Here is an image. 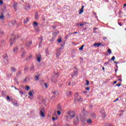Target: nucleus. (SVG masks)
<instances>
[{
    "label": "nucleus",
    "instance_id": "473e14b6",
    "mask_svg": "<svg viewBox=\"0 0 126 126\" xmlns=\"http://www.w3.org/2000/svg\"><path fill=\"white\" fill-rule=\"evenodd\" d=\"M85 24H86V23L84 22L83 23L80 24V27L83 26V25H85Z\"/></svg>",
    "mask_w": 126,
    "mask_h": 126
},
{
    "label": "nucleus",
    "instance_id": "a211bd4d",
    "mask_svg": "<svg viewBox=\"0 0 126 126\" xmlns=\"http://www.w3.org/2000/svg\"><path fill=\"white\" fill-rule=\"evenodd\" d=\"M18 50V48L17 47H15L13 50L14 53H17V51Z\"/></svg>",
    "mask_w": 126,
    "mask_h": 126
},
{
    "label": "nucleus",
    "instance_id": "f03ea898",
    "mask_svg": "<svg viewBox=\"0 0 126 126\" xmlns=\"http://www.w3.org/2000/svg\"><path fill=\"white\" fill-rule=\"evenodd\" d=\"M45 111V109L42 108V110H40L39 111V114L40 116L42 118H45V114L44 113V112Z\"/></svg>",
    "mask_w": 126,
    "mask_h": 126
},
{
    "label": "nucleus",
    "instance_id": "f704fd0d",
    "mask_svg": "<svg viewBox=\"0 0 126 126\" xmlns=\"http://www.w3.org/2000/svg\"><path fill=\"white\" fill-rule=\"evenodd\" d=\"M115 60H116V57H115V56H113L111 58V61H115Z\"/></svg>",
    "mask_w": 126,
    "mask_h": 126
},
{
    "label": "nucleus",
    "instance_id": "49530a36",
    "mask_svg": "<svg viewBox=\"0 0 126 126\" xmlns=\"http://www.w3.org/2000/svg\"><path fill=\"white\" fill-rule=\"evenodd\" d=\"M7 99L9 100H10V97H9V96H7Z\"/></svg>",
    "mask_w": 126,
    "mask_h": 126
},
{
    "label": "nucleus",
    "instance_id": "774afa93",
    "mask_svg": "<svg viewBox=\"0 0 126 126\" xmlns=\"http://www.w3.org/2000/svg\"><path fill=\"white\" fill-rule=\"evenodd\" d=\"M124 6H126V3L124 4Z\"/></svg>",
    "mask_w": 126,
    "mask_h": 126
},
{
    "label": "nucleus",
    "instance_id": "f3484780",
    "mask_svg": "<svg viewBox=\"0 0 126 126\" xmlns=\"http://www.w3.org/2000/svg\"><path fill=\"white\" fill-rule=\"evenodd\" d=\"M43 41V38H40V42L39 43V47H41L42 46V41Z\"/></svg>",
    "mask_w": 126,
    "mask_h": 126
},
{
    "label": "nucleus",
    "instance_id": "e433bc0d",
    "mask_svg": "<svg viewBox=\"0 0 126 126\" xmlns=\"http://www.w3.org/2000/svg\"><path fill=\"white\" fill-rule=\"evenodd\" d=\"M86 81L87 82L86 85L88 86V85H89V81L86 80Z\"/></svg>",
    "mask_w": 126,
    "mask_h": 126
},
{
    "label": "nucleus",
    "instance_id": "aec40b11",
    "mask_svg": "<svg viewBox=\"0 0 126 126\" xmlns=\"http://www.w3.org/2000/svg\"><path fill=\"white\" fill-rule=\"evenodd\" d=\"M87 123H88V124H91V123H92V121H91V119H88L87 120Z\"/></svg>",
    "mask_w": 126,
    "mask_h": 126
},
{
    "label": "nucleus",
    "instance_id": "864d4df0",
    "mask_svg": "<svg viewBox=\"0 0 126 126\" xmlns=\"http://www.w3.org/2000/svg\"><path fill=\"white\" fill-rule=\"evenodd\" d=\"M52 120H53V121H56V118L53 117V118H52Z\"/></svg>",
    "mask_w": 126,
    "mask_h": 126
},
{
    "label": "nucleus",
    "instance_id": "37998d69",
    "mask_svg": "<svg viewBox=\"0 0 126 126\" xmlns=\"http://www.w3.org/2000/svg\"><path fill=\"white\" fill-rule=\"evenodd\" d=\"M75 97H78V93H76L75 94Z\"/></svg>",
    "mask_w": 126,
    "mask_h": 126
},
{
    "label": "nucleus",
    "instance_id": "4d7b16f0",
    "mask_svg": "<svg viewBox=\"0 0 126 126\" xmlns=\"http://www.w3.org/2000/svg\"><path fill=\"white\" fill-rule=\"evenodd\" d=\"M97 28H94V30H97Z\"/></svg>",
    "mask_w": 126,
    "mask_h": 126
},
{
    "label": "nucleus",
    "instance_id": "ea45409f",
    "mask_svg": "<svg viewBox=\"0 0 126 126\" xmlns=\"http://www.w3.org/2000/svg\"><path fill=\"white\" fill-rule=\"evenodd\" d=\"M45 53L47 55H49V51H48V50H45Z\"/></svg>",
    "mask_w": 126,
    "mask_h": 126
},
{
    "label": "nucleus",
    "instance_id": "79ce46f5",
    "mask_svg": "<svg viewBox=\"0 0 126 126\" xmlns=\"http://www.w3.org/2000/svg\"><path fill=\"white\" fill-rule=\"evenodd\" d=\"M21 74V71H18L17 73V75H20Z\"/></svg>",
    "mask_w": 126,
    "mask_h": 126
},
{
    "label": "nucleus",
    "instance_id": "b1692460",
    "mask_svg": "<svg viewBox=\"0 0 126 126\" xmlns=\"http://www.w3.org/2000/svg\"><path fill=\"white\" fill-rule=\"evenodd\" d=\"M33 26H38V23H37L36 22H33Z\"/></svg>",
    "mask_w": 126,
    "mask_h": 126
},
{
    "label": "nucleus",
    "instance_id": "9b49d317",
    "mask_svg": "<svg viewBox=\"0 0 126 126\" xmlns=\"http://www.w3.org/2000/svg\"><path fill=\"white\" fill-rule=\"evenodd\" d=\"M11 71L12 72H15V71H16V68L14 67H11Z\"/></svg>",
    "mask_w": 126,
    "mask_h": 126
},
{
    "label": "nucleus",
    "instance_id": "412c9836",
    "mask_svg": "<svg viewBox=\"0 0 126 126\" xmlns=\"http://www.w3.org/2000/svg\"><path fill=\"white\" fill-rule=\"evenodd\" d=\"M26 90H27V91H29V90H30V87H29V86H27Z\"/></svg>",
    "mask_w": 126,
    "mask_h": 126
},
{
    "label": "nucleus",
    "instance_id": "4468645a",
    "mask_svg": "<svg viewBox=\"0 0 126 126\" xmlns=\"http://www.w3.org/2000/svg\"><path fill=\"white\" fill-rule=\"evenodd\" d=\"M34 15L35 19H39V15L38 14V13H36Z\"/></svg>",
    "mask_w": 126,
    "mask_h": 126
},
{
    "label": "nucleus",
    "instance_id": "5701e85b",
    "mask_svg": "<svg viewBox=\"0 0 126 126\" xmlns=\"http://www.w3.org/2000/svg\"><path fill=\"white\" fill-rule=\"evenodd\" d=\"M16 5H17V3H15L14 5H13V7L15 9V10H16L17 9L16 8Z\"/></svg>",
    "mask_w": 126,
    "mask_h": 126
},
{
    "label": "nucleus",
    "instance_id": "7c9ffc66",
    "mask_svg": "<svg viewBox=\"0 0 126 126\" xmlns=\"http://www.w3.org/2000/svg\"><path fill=\"white\" fill-rule=\"evenodd\" d=\"M28 21H29V18H27V20H24V23H27V22H28Z\"/></svg>",
    "mask_w": 126,
    "mask_h": 126
},
{
    "label": "nucleus",
    "instance_id": "6e6d98bb",
    "mask_svg": "<svg viewBox=\"0 0 126 126\" xmlns=\"http://www.w3.org/2000/svg\"><path fill=\"white\" fill-rule=\"evenodd\" d=\"M70 84H71V83H70V82H69L68 84L69 86H70Z\"/></svg>",
    "mask_w": 126,
    "mask_h": 126
},
{
    "label": "nucleus",
    "instance_id": "72a5a7b5",
    "mask_svg": "<svg viewBox=\"0 0 126 126\" xmlns=\"http://www.w3.org/2000/svg\"><path fill=\"white\" fill-rule=\"evenodd\" d=\"M35 80H36L37 81H38V80H39V76H35Z\"/></svg>",
    "mask_w": 126,
    "mask_h": 126
},
{
    "label": "nucleus",
    "instance_id": "bf43d9fd",
    "mask_svg": "<svg viewBox=\"0 0 126 126\" xmlns=\"http://www.w3.org/2000/svg\"><path fill=\"white\" fill-rule=\"evenodd\" d=\"M119 100V98H117L115 100H114V102H116V101H118Z\"/></svg>",
    "mask_w": 126,
    "mask_h": 126
},
{
    "label": "nucleus",
    "instance_id": "0e129e2a",
    "mask_svg": "<svg viewBox=\"0 0 126 126\" xmlns=\"http://www.w3.org/2000/svg\"><path fill=\"white\" fill-rule=\"evenodd\" d=\"M114 63H118L117 62H116V61H115V62H114Z\"/></svg>",
    "mask_w": 126,
    "mask_h": 126
},
{
    "label": "nucleus",
    "instance_id": "8fccbe9b",
    "mask_svg": "<svg viewBox=\"0 0 126 126\" xmlns=\"http://www.w3.org/2000/svg\"><path fill=\"white\" fill-rule=\"evenodd\" d=\"M85 89H86V90H88V91H89V90H90L89 88H87V87L85 88Z\"/></svg>",
    "mask_w": 126,
    "mask_h": 126
},
{
    "label": "nucleus",
    "instance_id": "0eeeda50",
    "mask_svg": "<svg viewBox=\"0 0 126 126\" xmlns=\"http://www.w3.org/2000/svg\"><path fill=\"white\" fill-rule=\"evenodd\" d=\"M83 8H84V5L82 6V8L80 10V12H79V14H82V13H83Z\"/></svg>",
    "mask_w": 126,
    "mask_h": 126
},
{
    "label": "nucleus",
    "instance_id": "58836bf2",
    "mask_svg": "<svg viewBox=\"0 0 126 126\" xmlns=\"http://www.w3.org/2000/svg\"><path fill=\"white\" fill-rule=\"evenodd\" d=\"M44 86L46 88H48V85L47 84V83H44Z\"/></svg>",
    "mask_w": 126,
    "mask_h": 126
},
{
    "label": "nucleus",
    "instance_id": "c9c22d12",
    "mask_svg": "<svg viewBox=\"0 0 126 126\" xmlns=\"http://www.w3.org/2000/svg\"><path fill=\"white\" fill-rule=\"evenodd\" d=\"M108 53H109L110 54H112V50H111V49H108Z\"/></svg>",
    "mask_w": 126,
    "mask_h": 126
},
{
    "label": "nucleus",
    "instance_id": "6e6552de",
    "mask_svg": "<svg viewBox=\"0 0 126 126\" xmlns=\"http://www.w3.org/2000/svg\"><path fill=\"white\" fill-rule=\"evenodd\" d=\"M71 94H72V92H71V91H70V92H67V93L66 94V95L68 97H70V96L71 95Z\"/></svg>",
    "mask_w": 126,
    "mask_h": 126
},
{
    "label": "nucleus",
    "instance_id": "a18cd8bd",
    "mask_svg": "<svg viewBox=\"0 0 126 126\" xmlns=\"http://www.w3.org/2000/svg\"><path fill=\"white\" fill-rule=\"evenodd\" d=\"M19 93H20V94H23H23H24V93H23V92H22V91H19Z\"/></svg>",
    "mask_w": 126,
    "mask_h": 126
},
{
    "label": "nucleus",
    "instance_id": "c03bdc74",
    "mask_svg": "<svg viewBox=\"0 0 126 126\" xmlns=\"http://www.w3.org/2000/svg\"><path fill=\"white\" fill-rule=\"evenodd\" d=\"M118 24L120 26H123V24H122L121 23L118 22Z\"/></svg>",
    "mask_w": 126,
    "mask_h": 126
},
{
    "label": "nucleus",
    "instance_id": "338daca9",
    "mask_svg": "<svg viewBox=\"0 0 126 126\" xmlns=\"http://www.w3.org/2000/svg\"><path fill=\"white\" fill-rule=\"evenodd\" d=\"M115 72H117V71H118V69H115Z\"/></svg>",
    "mask_w": 126,
    "mask_h": 126
},
{
    "label": "nucleus",
    "instance_id": "2eb2a0df",
    "mask_svg": "<svg viewBox=\"0 0 126 126\" xmlns=\"http://www.w3.org/2000/svg\"><path fill=\"white\" fill-rule=\"evenodd\" d=\"M102 118H106V114H105V112H104V110H102Z\"/></svg>",
    "mask_w": 126,
    "mask_h": 126
},
{
    "label": "nucleus",
    "instance_id": "cd10ccee",
    "mask_svg": "<svg viewBox=\"0 0 126 126\" xmlns=\"http://www.w3.org/2000/svg\"><path fill=\"white\" fill-rule=\"evenodd\" d=\"M3 35V32L0 30V36H2Z\"/></svg>",
    "mask_w": 126,
    "mask_h": 126
},
{
    "label": "nucleus",
    "instance_id": "a878e982",
    "mask_svg": "<svg viewBox=\"0 0 126 126\" xmlns=\"http://www.w3.org/2000/svg\"><path fill=\"white\" fill-rule=\"evenodd\" d=\"M61 112H62V111H57V114L58 116H61V115H62V113H61Z\"/></svg>",
    "mask_w": 126,
    "mask_h": 126
},
{
    "label": "nucleus",
    "instance_id": "680f3d73",
    "mask_svg": "<svg viewBox=\"0 0 126 126\" xmlns=\"http://www.w3.org/2000/svg\"><path fill=\"white\" fill-rule=\"evenodd\" d=\"M108 64L109 63H110V61H108L107 62H106Z\"/></svg>",
    "mask_w": 126,
    "mask_h": 126
},
{
    "label": "nucleus",
    "instance_id": "f8f14e48",
    "mask_svg": "<svg viewBox=\"0 0 126 126\" xmlns=\"http://www.w3.org/2000/svg\"><path fill=\"white\" fill-rule=\"evenodd\" d=\"M57 110L58 111H63V109H62V107L61 106V105H58L57 107Z\"/></svg>",
    "mask_w": 126,
    "mask_h": 126
},
{
    "label": "nucleus",
    "instance_id": "e2e57ef3",
    "mask_svg": "<svg viewBox=\"0 0 126 126\" xmlns=\"http://www.w3.org/2000/svg\"><path fill=\"white\" fill-rule=\"evenodd\" d=\"M102 70H105V67H102Z\"/></svg>",
    "mask_w": 126,
    "mask_h": 126
},
{
    "label": "nucleus",
    "instance_id": "3c124183",
    "mask_svg": "<svg viewBox=\"0 0 126 126\" xmlns=\"http://www.w3.org/2000/svg\"><path fill=\"white\" fill-rule=\"evenodd\" d=\"M117 82H118V81H115L113 82V84H116V83H117Z\"/></svg>",
    "mask_w": 126,
    "mask_h": 126
},
{
    "label": "nucleus",
    "instance_id": "6ab92c4d",
    "mask_svg": "<svg viewBox=\"0 0 126 126\" xmlns=\"http://www.w3.org/2000/svg\"><path fill=\"white\" fill-rule=\"evenodd\" d=\"M31 70H35V66H34L33 65H32V66H31Z\"/></svg>",
    "mask_w": 126,
    "mask_h": 126
},
{
    "label": "nucleus",
    "instance_id": "393cba45",
    "mask_svg": "<svg viewBox=\"0 0 126 126\" xmlns=\"http://www.w3.org/2000/svg\"><path fill=\"white\" fill-rule=\"evenodd\" d=\"M100 45H101V43L97 44V43H95L94 44V46H97V47H99Z\"/></svg>",
    "mask_w": 126,
    "mask_h": 126
},
{
    "label": "nucleus",
    "instance_id": "052dcab7",
    "mask_svg": "<svg viewBox=\"0 0 126 126\" xmlns=\"http://www.w3.org/2000/svg\"><path fill=\"white\" fill-rule=\"evenodd\" d=\"M75 121H78V118L77 117L76 118Z\"/></svg>",
    "mask_w": 126,
    "mask_h": 126
},
{
    "label": "nucleus",
    "instance_id": "69168bd1",
    "mask_svg": "<svg viewBox=\"0 0 126 126\" xmlns=\"http://www.w3.org/2000/svg\"><path fill=\"white\" fill-rule=\"evenodd\" d=\"M73 34H77V32H75L73 33Z\"/></svg>",
    "mask_w": 126,
    "mask_h": 126
},
{
    "label": "nucleus",
    "instance_id": "1a4fd4ad",
    "mask_svg": "<svg viewBox=\"0 0 126 126\" xmlns=\"http://www.w3.org/2000/svg\"><path fill=\"white\" fill-rule=\"evenodd\" d=\"M73 74H71V77L73 78L74 76H76V75H77V71L73 72Z\"/></svg>",
    "mask_w": 126,
    "mask_h": 126
},
{
    "label": "nucleus",
    "instance_id": "423d86ee",
    "mask_svg": "<svg viewBox=\"0 0 126 126\" xmlns=\"http://www.w3.org/2000/svg\"><path fill=\"white\" fill-rule=\"evenodd\" d=\"M33 93H34V91L32 90L30 92H29L28 94L30 97H33Z\"/></svg>",
    "mask_w": 126,
    "mask_h": 126
},
{
    "label": "nucleus",
    "instance_id": "603ef678",
    "mask_svg": "<svg viewBox=\"0 0 126 126\" xmlns=\"http://www.w3.org/2000/svg\"><path fill=\"white\" fill-rule=\"evenodd\" d=\"M104 65H107L108 64V63L106 62V63H104Z\"/></svg>",
    "mask_w": 126,
    "mask_h": 126
},
{
    "label": "nucleus",
    "instance_id": "ddd939ff",
    "mask_svg": "<svg viewBox=\"0 0 126 126\" xmlns=\"http://www.w3.org/2000/svg\"><path fill=\"white\" fill-rule=\"evenodd\" d=\"M13 104L14 106H18V103H17V101H16V100H14V101L13 102Z\"/></svg>",
    "mask_w": 126,
    "mask_h": 126
},
{
    "label": "nucleus",
    "instance_id": "de8ad7c7",
    "mask_svg": "<svg viewBox=\"0 0 126 126\" xmlns=\"http://www.w3.org/2000/svg\"><path fill=\"white\" fill-rule=\"evenodd\" d=\"M81 100H82V98H80L79 99H78V102L81 101Z\"/></svg>",
    "mask_w": 126,
    "mask_h": 126
},
{
    "label": "nucleus",
    "instance_id": "5fc2aeb1",
    "mask_svg": "<svg viewBox=\"0 0 126 126\" xmlns=\"http://www.w3.org/2000/svg\"><path fill=\"white\" fill-rule=\"evenodd\" d=\"M12 87H14L15 90H18V89H17V88L14 87V86H13Z\"/></svg>",
    "mask_w": 126,
    "mask_h": 126
},
{
    "label": "nucleus",
    "instance_id": "f257e3e1",
    "mask_svg": "<svg viewBox=\"0 0 126 126\" xmlns=\"http://www.w3.org/2000/svg\"><path fill=\"white\" fill-rule=\"evenodd\" d=\"M68 116H66V121H67V119L69 118L70 120H72L74 117H75V114L73 112H69L68 113Z\"/></svg>",
    "mask_w": 126,
    "mask_h": 126
},
{
    "label": "nucleus",
    "instance_id": "20e7f679",
    "mask_svg": "<svg viewBox=\"0 0 126 126\" xmlns=\"http://www.w3.org/2000/svg\"><path fill=\"white\" fill-rule=\"evenodd\" d=\"M4 62L5 64H8V57H7V56L6 55L4 57Z\"/></svg>",
    "mask_w": 126,
    "mask_h": 126
},
{
    "label": "nucleus",
    "instance_id": "4be33fe9",
    "mask_svg": "<svg viewBox=\"0 0 126 126\" xmlns=\"http://www.w3.org/2000/svg\"><path fill=\"white\" fill-rule=\"evenodd\" d=\"M25 9L26 10H30V6L25 7Z\"/></svg>",
    "mask_w": 126,
    "mask_h": 126
},
{
    "label": "nucleus",
    "instance_id": "c85d7f7f",
    "mask_svg": "<svg viewBox=\"0 0 126 126\" xmlns=\"http://www.w3.org/2000/svg\"><path fill=\"white\" fill-rule=\"evenodd\" d=\"M4 19V16L2 14L0 16V19Z\"/></svg>",
    "mask_w": 126,
    "mask_h": 126
},
{
    "label": "nucleus",
    "instance_id": "dca6fc26",
    "mask_svg": "<svg viewBox=\"0 0 126 126\" xmlns=\"http://www.w3.org/2000/svg\"><path fill=\"white\" fill-rule=\"evenodd\" d=\"M25 55H26V52H23L21 54V57H22V58H24Z\"/></svg>",
    "mask_w": 126,
    "mask_h": 126
},
{
    "label": "nucleus",
    "instance_id": "4c0bfd02",
    "mask_svg": "<svg viewBox=\"0 0 126 126\" xmlns=\"http://www.w3.org/2000/svg\"><path fill=\"white\" fill-rule=\"evenodd\" d=\"M55 76L56 77H59V73H55Z\"/></svg>",
    "mask_w": 126,
    "mask_h": 126
},
{
    "label": "nucleus",
    "instance_id": "9d476101",
    "mask_svg": "<svg viewBox=\"0 0 126 126\" xmlns=\"http://www.w3.org/2000/svg\"><path fill=\"white\" fill-rule=\"evenodd\" d=\"M41 57L40 55L37 57V60L38 63H41Z\"/></svg>",
    "mask_w": 126,
    "mask_h": 126
},
{
    "label": "nucleus",
    "instance_id": "2f4dec72",
    "mask_svg": "<svg viewBox=\"0 0 126 126\" xmlns=\"http://www.w3.org/2000/svg\"><path fill=\"white\" fill-rule=\"evenodd\" d=\"M83 47H84V45H82V47L79 48V51H82L83 50Z\"/></svg>",
    "mask_w": 126,
    "mask_h": 126
},
{
    "label": "nucleus",
    "instance_id": "c756f323",
    "mask_svg": "<svg viewBox=\"0 0 126 126\" xmlns=\"http://www.w3.org/2000/svg\"><path fill=\"white\" fill-rule=\"evenodd\" d=\"M62 41H63V39H62V38H59V39L58 40V43H62Z\"/></svg>",
    "mask_w": 126,
    "mask_h": 126
},
{
    "label": "nucleus",
    "instance_id": "13d9d810",
    "mask_svg": "<svg viewBox=\"0 0 126 126\" xmlns=\"http://www.w3.org/2000/svg\"><path fill=\"white\" fill-rule=\"evenodd\" d=\"M119 81H122V80L121 78L119 79Z\"/></svg>",
    "mask_w": 126,
    "mask_h": 126
},
{
    "label": "nucleus",
    "instance_id": "39448f33",
    "mask_svg": "<svg viewBox=\"0 0 126 126\" xmlns=\"http://www.w3.org/2000/svg\"><path fill=\"white\" fill-rule=\"evenodd\" d=\"M32 44V41H28L26 43V47H28V48H29V47H30V46H31V45Z\"/></svg>",
    "mask_w": 126,
    "mask_h": 126
},
{
    "label": "nucleus",
    "instance_id": "7ed1b4c3",
    "mask_svg": "<svg viewBox=\"0 0 126 126\" xmlns=\"http://www.w3.org/2000/svg\"><path fill=\"white\" fill-rule=\"evenodd\" d=\"M52 99H54V98H56V97L59 95V93L57 91H55L52 92Z\"/></svg>",
    "mask_w": 126,
    "mask_h": 126
},
{
    "label": "nucleus",
    "instance_id": "bb28decb",
    "mask_svg": "<svg viewBox=\"0 0 126 126\" xmlns=\"http://www.w3.org/2000/svg\"><path fill=\"white\" fill-rule=\"evenodd\" d=\"M63 49H64V48L63 47V46L62 45V48H58V51H60L61 50H63Z\"/></svg>",
    "mask_w": 126,
    "mask_h": 126
},
{
    "label": "nucleus",
    "instance_id": "09e8293b",
    "mask_svg": "<svg viewBox=\"0 0 126 126\" xmlns=\"http://www.w3.org/2000/svg\"><path fill=\"white\" fill-rule=\"evenodd\" d=\"M2 3H3V1L0 0V4H2Z\"/></svg>",
    "mask_w": 126,
    "mask_h": 126
},
{
    "label": "nucleus",
    "instance_id": "a19ab883",
    "mask_svg": "<svg viewBox=\"0 0 126 126\" xmlns=\"http://www.w3.org/2000/svg\"><path fill=\"white\" fill-rule=\"evenodd\" d=\"M122 85V84L121 83H119V84H116V86H118V87H120Z\"/></svg>",
    "mask_w": 126,
    "mask_h": 126
}]
</instances>
